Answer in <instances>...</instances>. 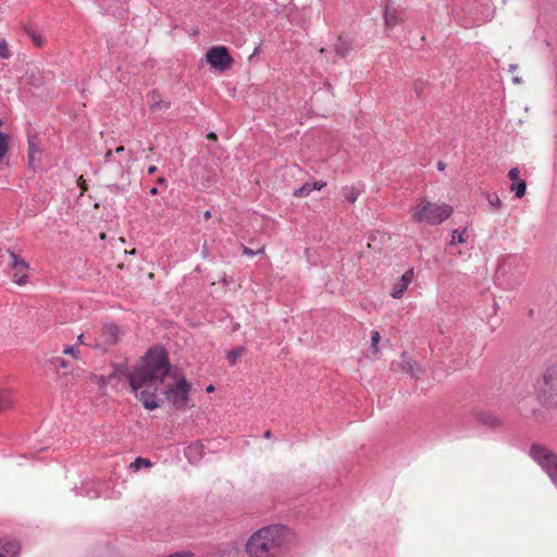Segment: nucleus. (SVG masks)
I'll use <instances>...</instances> for the list:
<instances>
[{
	"mask_svg": "<svg viewBox=\"0 0 557 557\" xmlns=\"http://www.w3.org/2000/svg\"><path fill=\"white\" fill-rule=\"evenodd\" d=\"M170 363L166 352L161 347L150 348L135 367L125 373L136 398L148 410L159 407L157 393L169 374Z\"/></svg>",
	"mask_w": 557,
	"mask_h": 557,
	"instance_id": "1",
	"label": "nucleus"
},
{
	"mask_svg": "<svg viewBox=\"0 0 557 557\" xmlns=\"http://www.w3.org/2000/svg\"><path fill=\"white\" fill-rule=\"evenodd\" d=\"M290 532L283 525H268L256 531L247 541L250 557H276L288 543Z\"/></svg>",
	"mask_w": 557,
	"mask_h": 557,
	"instance_id": "2",
	"label": "nucleus"
},
{
	"mask_svg": "<svg viewBox=\"0 0 557 557\" xmlns=\"http://www.w3.org/2000/svg\"><path fill=\"white\" fill-rule=\"evenodd\" d=\"M451 213L453 208L449 205H437L424 198L411 209V219L414 223L424 222L430 225H438Z\"/></svg>",
	"mask_w": 557,
	"mask_h": 557,
	"instance_id": "3",
	"label": "nucleus"
},
{
	"mask_svg": "<svg viewBox=\"0 0 557 557\" xmlns=\"http://www.w3.org/2000/svg\"><path fill=\"white\" fill-rule=\"evenodd\" d=\"M539 401L547 408H557V360L550 362L542 373L536 388Z\"/></svg>",
	"mask_w": 557,
	"mask_h": 557,
	"instance_id": "4",
	"label": "nucleus"
},
{
	"mask_svg": "<svg viewBox=\"0 0 557 557\" xmlns=\"http://www.w3.org/2000/svg\"><path fill=\"white\" fill-rule=\"evenodd\" d=\"M530 456L557 484V455L543 445L533 444L530 448Z\"/></svg>",
	"mask_w": 557,
	"mask_h": 557,
	"instance_id": "5",
	"label": "nucleus"
},
{
	"mask_svg": "<svg viewBox=\"0 0 557 557\" xmlns=\"http://www.w3.org/2000/svg\"><path fill=\"white\" fill-rule=\"evenodd\" d=\"M189 391L190 384L185 377H181L175 384L169 385L164 394L175 409H183L188 406Z\"/></svg>",
	"mask_w": 557,
	"mask_h": 557,
	"instance_id": "6",
	"label": "nucleus"
},
{
	"mask_svg": "<svg viewBox=\"0 0 557 557\" xmlns=\"http://www.w3.org/2000/svg\"><path fill=\"white\" fill-rule=\"evenodd\" d=\"M207 60L212 67L220 71L228 70L233 63L228 50L222 46L210 48L207 52Z\"/></svg>",
	"mask_w": 557,
	"mask_h": 557,
	"instance_id": "7",
	"label": "nucleus"
},
{
	"mask_svg": "<svg viewBox=\"0 0 557 557\" xmlns=\"http://www.w3.org/2000/svg\"><path fill=\"white\" fill-rule=\"evenodd\" d=\"M9 256L11 259L10 267L13 271L12 278L14 283L17 285L26 284L28 277L27 271L29 268L28 263L13 251H9Z\"/></svg>",
	"mask_w": 557,
	"mask_h": 557,
	"instance_id": "8",
	"label": "nucleus"
},
{
	"mask_svg": "<svg viewBox=\"0 0 557 557\" xmlns=\"http://www.w3.org/2000/svg\"><path fill=\"white\" fill-rule=\"evenodd\" d=\"M120 329L116 325L103 326L100 335V341L96 344L97 347H107L115 345L120 339Z\"/></svg>",
	"mask_w": 557,
	"mask_h": 557,
	"instance_id": "9",
	"label": "nucleus"
},
{
	"mask_svg": "<svg viewBox=\"0 0 557 557\" xmlns=\"http://www.w3.org/2000/svg\"><path fill=\"white\" fill-rule=\"evenodd\" d=\"M508 177L512 182L509 189L515 193L517 198H522L525 195L527 183L520 178V170L518 168L510 169Z\"/></svg>",
	"mask_w": 557,
	"mask_h": 557,
	"instance_id": "10",
	"label": "nucleus"
},
{
	"mask_svg": "<svg viewBox=\"0 0 557 557\" xmlns=\"http://www.w3.org/2000/svg\"><path fill=\"white\" fill-rule=\"evenodd\" d=\"M412 278H413V270L409 269L394 284L392 292H391V296L396 299L400 298L404 295L407 287L409 286V284L411 283Z\"/></svg>",
	"mask_w": 557,
	"mask_h": 557,
	"instance_id": "11",
	"label": "nucleus"
},
{
	"mask_svg": "<svg viewBox=\"0 0 557 557\" xmlns=\"http://www.w3.org/2000/svg\"><path fill=\"white\" fill-rule=\"evenodd\" d=\"M400 359L401 370L409 374L411 377H419V374L421 372V368L419 367V364L406 354H403Z\"/></svg>",
	"mask_w": 557,
	"mask_h": 557,
	"instance_id": "12",
	"label": "nucleus"
},
{
	"mask_svg": "<svg viewBox=\"0 0 557 557\" xmlns=\"http://www.w3.org/2000/svg\"><path fill=\"white\" fill-rule=\"evenodd\" d=\"M20 544L15 541L0 540V557H17Z\"/></svg>",
	"mask_w": 557,
	"mask_h": 557,
	"instance_id": "13",
	"label": "nucleus"
},
{
	"mask_svg": "<svg viewBox=\"0 0 557 557\" xmlns=\"http://www.w3.org/2000/svg\"><path fill=\"white\" fill-rule=\"evenodd\" d=\"M13 393L9 388L0 389V413L10 410L13 407Z\"/></svg>",
	"mask_w": 557,
	"mask_h": 557,
	"instance_id": "14",
	"label": "nucleus"
},
{
	"mask_svg": "<svg viewBox=\"0 0 557 557\" xmlns=\"http://www.w3.org/2000/svg\"><path fill=\"white\" fill-rule=\"evenodd\" d=\"M40 148L37 144V137L28 138V162L30 165H34L36 161L40 159Z\"/></svg>",
	"mask_w": 557,
	"mask_h": 557,
	"instance_id": "15",
	"label": "nucleus"
},
{
	"mask_svg": "<svg viewBox=\"0 0 557 557\" xmlns=\"http://www.w3.org/2000/svg\"><path fill=\"white\" fill-rule=\"evenodd\" d=\"M400 22L399 13L395 8L385 7L384 23L387 27H395Z\"/></svg>",
	"mask_w": 557,
	"mask_h": 557,
	"instance_id": "16",
	"label": "nucleus"
},
{
	"mask_svg": "<svg viewBox=\"0 0 557 557\" xmlns=\"http://www.w3.org/2000/svg\"><path fill=\"white\" fill-rule=\"evenodd\" d=\"M149 106L152 110H166L170 108V102L162 99V96L153 90L150 94Z\"/></svg>",
	"mask_w": 557,
	"mask_h": 557,
	"instance_id": "17",
	"label": "nucleus"
},
{
	"mask_svg": "<svg viewBox=\"0 0 557 557\" xmlns=\"http://www.w3.org/2000/svg\"><path fill=\"white\" fill-rule=\"evenodd\" d=\"M334 50L338 57L344 58L349 53L350 45L347 41H345L342 37H338L337 41L334 45Z\"/></svg>",
	"mask_w": 557,
	"mask_h": 557,
	"instance_id": "18",
	"label": "nucleus"
},
{
	"mask_svg": "<svg viewBox=\"0 0 557 557\" xmlns=\"http://www.w3.org/2000/svg\"><path fill=\"white\" fill-rule=\"evenodd\" d=\"M360 189L355 186H345L342 189L344 198L349 202H355L360 195Z\"/></svg>",
	"mask_w": 557,
	"mask_h": 557,
	"instance_id": "19",
	"label": "nucleus"
},
{
	"mask_svg": "<svg viewBox=\"0 0 557 557\" xmlns=\"http://www.w3.org/2000/svg\"><path fill=\"white\" fill-rule=\"evenodd\" d=\"M467 242H468V235H467L466 228L462 232H459L458 230H454L451 232L450 245H455L456 243L465 244Z\"/></svg>",
	"mask_w": 557,
	"mask_h": 557,
	"instance_id": "20",
	"label": "nucleus"
},
{
	"mask_svg": "<svg viewBox=\"0 0 557 557\" xmlns=\"http://www.w3.org/2000/svg\"><path fill=\"white\" fill-rule=\"evenodd\" d=\"M244 352H245L244 347H238V348L230 350L226 355V359H227L228 363L231 366L236 364L238 358L242 357Z\"/></svg>",
	"mask_w": 557,
	"mask_h": 557,
	"instance_id": "21",
	"label": "nucleus"
},
{
	"mask_svg": "<svg viewBox=\"0 0 557 557\" xmlns=\"http://www.w3.org/2000/svg\"><path fill=\"white\" fill-rule=\"evenodd\" d=\"M49 363L53 367L55 371H59L60 369L66 370L70 367L69 362L62 357H53L49 359Z\"/></svg>",
	"mask_w": 557,
	"mask_h": 557,
	"instance_id": "22",
	"label": "nucleus"
},
{
	"mask_svg": "<svg viewBox=\"0 0 557 557\" xmlns=\"http://www.w3.org/2000/svg\"><path fill=\"white\" fill-rule=\"evenodd\" d=\"M63 354L73 357L74 359L81 358V351L77 345H69L63 348Z\"/></svg>",
	"mask_w": 557,
	"mask_h": 557,
	"instance_id": "23",
	"label": "nucleus"
},
{
	"mask_svg": "<svg viewBox=\"0 0 557 557\" xmlns=\"http://www.w3.org/2000/svg\"><path fill=\"white\" fill-rule=\"evenodd\" d=\"M312 191L311 183H306L300 188L294 190V197H306Z\"/></svg>",
	"mask_w": 557,
	"mask_h": 557,
	"instance_id": "24",
	"label": "nucleus"
},
{
	"mask_svg": "<svg viewBox=\"0 0 557 557\" xmlns=\"http://www.w3.org/2000/svg\"><path fill=\"white\" fill-rule=\"evenodd\" d=\"M151 461L149 459H146V458H143V457H137L135 459V461L132 463V467L135 469V470H139L141 467H151Z\"/></svg>",
	"mask_w": 557,
	"mask_h": 557,
	"instance_id": "25",
	"label": "nucleus"
},
{
	"mask_svg": "<svg viewBox=\"0 0 557 557\" xmlns=\"http://www.w3.org/2000/svg\"><path fill=\"white\" fill-rule=\"evenodd\" d=\"M380 339H381L380 332L376 330H373L371 332V346L374 350V354H377V351H379L377 345L380 343Z\"/></svg>",
	"mask_w": 557,
	"mask_h": 557,
	"instance_id": "26",
	"label": "nucleus"
},
{
	"mask_svg": "<svg viewBox=\"0 0 557 557\" xmlns=\"http://www.w3.org/2000/svg\"><path fill=\"white\" fill-rule=\"evenodd\" d=\"M487 200L490 206H492L495 210H499L503 206V202L497 195H488Z\"/></svg>",
	"mask_w": 557,
	"mask_h": 557,
	"instance_id": "27",
	"label": "nucleus"
},
{
	"mask_svg": "<svg viewBox=\"0 0 557 557\" xmlns=\"http://www.w3.org/2000/svg\"><path fill=\"white\" fill-rule=\"evenodd\" d=\"M11 57V52L9 50L8 42L5 40H0V58L9 59Z\"/></svg>",
	"mask_w": 557,
	"mask_h": 557,
	"instance_id": "28",
	"label": "nucleus"
},
{
	"mask_svg": "<svg viewBox=\"0 0 557 557\" xmlns=\"http://www.w3.org/2000/svg\"><path fill=\"white\" fill-rule=\"evenodd\" d=\"M27 33L35 46L40 47L42 45V37L39 34L32 29L27 30Z\"/></svg>",
	"mask_w": 557,
	"mask_h": 557,
	"instance_id": "29",
	"label": "nucleus"
},
{
	"mask_svg": "<svg viewBox=\"0 0 557 557\" xmlns=\"http://www.w3.org/2000/svg\"><path fill=\"white\" fill-rule=\"evenodd\" d=\"M201 448H202V447H201V445H199V444L190 445V446H188V447H187V449H186V455H187L188 457L193 456L194 454H199V455H201Z\"/></svg>",
	"mask_w": 557,
	"mask_h": 557,
	"instance_id": "30",
	"label": "nucleus"
},
{
	"mask_svg": "<svg viewBox=\"0 0 557 557\" xmlns=\"http://www.w3.org/2000/svg\"><path fill=\"white\" fill-rule=\"evenodd\" d=\"M264 250V248H260L258 249L257 251H253L252 249L248 248V247H244L243 248V253L246 255V256H255L257 253H262Z\"/></svg>",
	"mask_w": 557,
	"mask_h": 557,
	"instance_id": "31",
	"label": "nucleus"
},
{
	"mask_svg": "<svg viewBox=\"0 0 557 557\" xmlns=\"http://www.w3.org/2000/svg\"><path fill=\"white\" fill-rule=\"evenodd\" d=\"M324 186H326V183H325V182H323V181H318V182L311 183V188H312V190H320V189H322Z\"/></svg>",
	"mask_w": 557,
	"mask_h": 557,
	"instance_id": "32",
	"label": "nucleus"
},
{
	"mask_svg": "<svg viewBox=\"0 0 557 557\" xmlns=\"http://www.w3.org/2000/svg\"><path fill=\"white\" fill-rule=\"evenodd\" d=\"M112 154H113L112 150H108L104 154V162H109L112 158Z\"/></svg>",
	"mask_w": 557,
	"mask_h": 557,
	"instance_id": "33",
	"label": "nucleus"
},
{
	"mask_svg": "<svg viewBox=\"0 0 557 557\" xmlns=\"http://www.w3.org/2000/svg\"><path fill=\"white\" fill-rule=\"evenodd\" d=\"M78 185L81 186V188H82L83 190H86V189H87V187H86V184H85V181H84L83 176H81V177L78 178Z\"/></svg>",
	"mask_w": 557,
	"mask_h": 557,
	"instance_id": "34",
	"label": "nucleus"
},
{
	"mask_svg": "<svg viewBox=\"0 0 557 557\" xmlns=\"http://www.w3.org/2000/svg\"><path fill=\"white\" fill-rule=\"evenodd\" d=\"M156 172H157V166H156V165H150V166L148 168V174H149V175H152V174H154Z\"/></svg>",
	"mask_w": 557,
	"mask_h": 557,
	"instance_id": "35",
	"label": "nucleus"
},
{
	"mask_svg": "<svg viewBox=\"0 0 557 557\" xmlns=\"http://www.w3.org/2000/svg\"><path fill=\"white\" fill-rule=\"evenodd\" d=\"M157 183H158L159 185H164V186H166V180H165L164 177H159V178L157 180Z\"/></svg>",
	"mask_w": 557,
	"mask_h": 557,
	"instance_id": "36",
	"label": "nucleus"
},
{
	"mask_svg": "<svg viewBox=\"0 0 557 557\" xmlns=\"http://www.w3.org/2000/svg\"><path fill=\"white\" fill-rule=\"evenodd\" d=\"M263 437L269 440L272 437V432L270 430H267L264 433H263Z\"/></svg>",
	"mask_w": 557,
	"mask_h": 557,
	"instance_id": "37",
	"label": "nucleus"
},
{
	"mask_svg": "<svg viewBox=\"0 0 557 557\" xmlns=\"http://www.w3.org/2000/svg\"><path fill=\"white\" fill-rule=\"evenodd\" d=\"M84 338H85L84 334H81V335H78V337H77V342H78L79 344H85Z\"/></svg>",
	"mask_w": 557,
	"mask_h": 557,
	"instance_id": "38",
	"label": "nucleus"
},
{
	"mask_svg": "<svg viewBox=\"0 0 557 557\" xmlns=\"http://www.w3.org/2000/svg\"><path fill=\"white\" fill-rule=\"evenodd\" d=\"M150 195L154 196L158 194V189L157 187H152L150 190H149Z\"/></svg>",
	"mask_w": 557,
	"mask_h": 557,
	"instance_id": "39",
	"label": "nucleus"
},
{
	"mask_svg": "<svg viewBox=\"0 0 557 557\" xmlns=\"http://www.w3.org/2000/svg\"><path fill=\"white\" fill-rule=\"evenodd\" d=\"M209 139H212V140H215L216 139V135L214 133H210L208 134L207 136Z\"/></svg>",
	"mask_w": 557,
	"mask_h": 557,
	"instance_id": "40",
	"label": "nucleus"
},
{
	"mask_svg": "<svg viewBox=\"0 0 557 557\" xmlns=\"http://www.w3.org/2000/svg\"><path fill=\"white\" fill-rule=\"evenodd\" d=\"M125 150V148L123 146H119L116 149H115V152L116 153H121Z\"/></svg>",
	"mask_w": 557,
	"mask_h": 557,
	"instance_id": "41",
	"label": "nucleus"
},
{
	"mask_svg": "<svg viewBox=\"0 0 557 557\" xmlns=\"http://www.w3.org/2000/svg\"><path fill=\"white\" fill-rule=\"evenodd\" d=\"M203 218H205L206 220H209V219L211 218V212H210V211H206V212L203 213Z\"/></svg>",
	"mask_w": 557,
	"mask_h": 557,
	"instance_id": "42",
	"label": "nucleus"
},
{
	"mask_svg": "<svg viewBox=\"0 0 557 557\" xmlns=\"http://www.w3.org/2000/svg\"><path fill=\"white\" fill-rule=\"evenodd\" d=\"M213 391H214V386H213V385H209V386H207V388H206V392H207V393H212Z\"/></svg>",
	"mask_w": 557,
	"mask_h": 557,
	"instance_id": "43",
	"label": "nucleus"
},
{
	"mask_svg": "<svg viewBox=\"0 0 557 557\" xmlns=\"http://www.w3.org/2000/svg\"><path fill=\"white\" fill-rule=\"evenodd\" d=\"M444 166H445V165H444V163H443V162H441V161H440V162L437 163V168H438L440 170H443V169H444Z\"/></svg>",
	"mask_w": 557,
	"mask_h": 557,
	"instance_id": "44",
	"label": "nucleus"
},
{
	"mask_svg": "<svg viewBox=\"0 0 557 557\" xmlns=\"http://www.w3.org/2000/svg\"><path fill=\"white\" fill-rule=\"evenodd\" d=\"M517 69V65H510V71H515Z\"/></svg>",
	"mask_w": 557,
	"mask_h": 557,
	"instance_id": "45",
	"label": "nucleus"
},
{
	"mask_svg": "<svg viewBox=\"0 0 557 557\" xmlns=\"http://www.w3.org/2000/svg\"><path fill=\"white\" fill-rule=\"evenodd\" d=\"M100 237L103 239L106 237L104 233H101Z\"/></svg>",
	"mask_w": 557,
	"mask_h": 557,
	"instance_id": "46",
	"label": "nucleus"
},
{
	"mask_svg": "<svg viewBox=\"0 0 557 557\" xmlns=\"http://www.w3.org/2000/svg\"><path fill=\"white\" fill-rule=\"evenodd\" d=\"M2 125V121L0 120V126Z\"/></svg>",
	"mask_w": 557,
	"mask_h": 557,
	"instance_id": "47",
	"label": "nucleus"
}]
</instances>
